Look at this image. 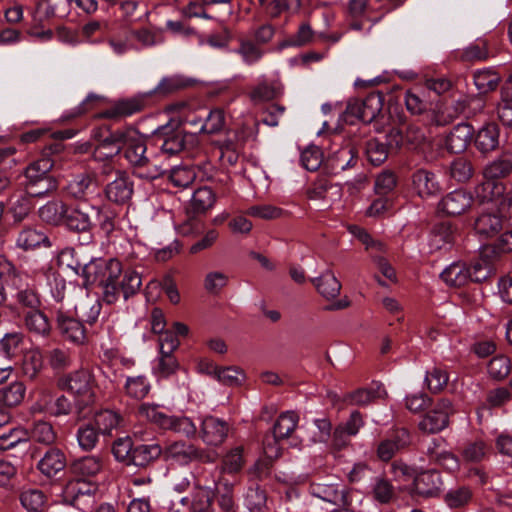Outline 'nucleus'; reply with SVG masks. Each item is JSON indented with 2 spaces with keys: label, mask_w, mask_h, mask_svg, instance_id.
Here are the masks:
<instances>
[{
  "label": "nucleus",
  "mask_w": 512,
  "mask_h": 512,
  "mask_svg": "<svg viewBox=\"0 0 512 512\" xmlns=\"http://www.w3.org/2000/svg\"><path fill=\"white\" fill-rule=\"evenodd\" d=\"M467 268L469 271V281L477 283L486 280L493 273L491 262L484 258L474 260Z\"/></svg>",
  "instance_id": "obj_58"
},
{
  "label": "nucleus",
  "mask_w": 512,
  "mask_h": 512,
  "mask_svg": "<svg viewBox=\"0 0 512 512\" xmlns=\"http://www.w3.org/2000/svg\"><path fill=\"white\" fill-rule=\"evenodd\" d=\"M499 128L490 123L479 129L475 136V146L482 154H488L499 147Z\"/></svg>",
  "instance_id": "obj_27"
},
{
  "label": "nucleus",
  "mask_w": 512,
  "mask_h": 512,
  "mask_svg": "<svg viewBox=\"0 0 512 512\" xmlns=\"http://www.w3.org/2000/svg\"><path fill=\"white\" fill-rule=\"evenodd\" d=\"M229 425L226 421L214 416H207L201 424L200 437L209 446H219L227 438Z\"/></svg>",
  "instance_id": "obj_14"
},
{
  "label": "nucleus",
  "mask_w": 512,
  "mask_h": 512,
  "mask_svg": "<svg viewBox=\"0 0 512 512\" xmlns=\"http://www.w3.org/2000/svg\"><path fill=\"white\" fill-rule=\"evenodd\" d=\"M24 325L35 337L46 338L51 333L48 317L40 310H28L24 315Z\"/></svg>",
  "instance_id": "obj_26"
},
{
  "label": "nucleus",
  "mask_w": 512,
  "mask_h": 512,
  "mask_svg": "<svg viewBox=\"0 0 512 512\" xmlns=\"http://www.w3.org/2000/svg\"><path fill=\"white\" fill-rule=\"evenodd\" d=\"M96 487L82 479H73L63 489L64 500L83 512H93Z\"/></svg>",
  "instance_id": "obj_5"
},
{
  "label": "nucleus",
  "mask_w": 512,
  "mask_h": 512,
  "mask_svg": "<svg viewBox=\"0 0 512 512\" xmlns=\"http://www.w3.org/2000/svg\"><path fill=\"white\" fill-rule=\"evenodd\" d=\"M413 185L420 197H428L439 192L440 187L433 173L420 169L413 174Z\"/></svg>",
  "instance_id": "obj_32"
},
{
  "label": "nucleus",
  "mask_w": 512,
  "mask_h": 512,
  "mask_svg": "<svg viewBox=\"0 0 512 512\" xmlns=\"http://www.w3.org/2000/svg\"><path fill=\"white\" fill-rule=\"evenodd\" d=\"M143 101L137 98L121 99L99 114L100 118L118 119L142 111Z\"/></svg>",
  "instance_id": "obj_24"
},
{
  "label": "nucleus",
  "mask_w": 512,
  "mask_h": 512,
  "mask_svg": "<svg viewBox=\"0 0 512 512\" xmlns=\"http://www.w3.org/2000/svg\"><path fill=\"white\" fill-rule=\"evenodd\" d=\"M123 421L121 414L116 411L105 409L95 413L91 421L102 435H111Z\"/></svg>",
  "instance_id": "obj_34"
},
{
  "label": "nucleus",
  "mask_w": 512,
  "mask_h": 512,
  "mask_svg": "<svg viewBox=\"0 0 512 512\" xmlns=\"http://www.w3.org/2000/svg\"><path fill=\"white\" fill-rule=\"evenodd\" d=\"M504 191L505 185L502 182L484 178V181L475 186L474 195L475 199L483 204L497 200L504 194Z\"/></svg>",
  "instance_id": "obj_29"
},
{
  "label": "nucleus",
  "mask_w": 512,
  "mask_h": 512,
  "mask_svg": "<svg viewBox=\"0 0 512 512\" xmlns=\"http://www.w3.org/2000/svg\"><path fill=\"white\" fill-rule=\"evenodd\" d=\"M229 277L220 271H212L206 274L204 288L209 294L217 295L228 284Z\"/></svg>",
  "instance_id": "obj_64"
},
{
  "label": "nucleus",
  "mask_w": 512,
  "mask_h": 512,
  "mask_svg": "<svg viewBox=\"0 0 512 512\" xmlns=\"http://www.w3.org/2000/svg\"><path fill=\"white\" fill-rule=\"evenodd\" d=\"M133 441L129 436L118 438L113 442L112 453L115 459L127 466H130V459L133 452Z\"/></svg>",
  "instance_id": "obj_56"
},
{
  "label": "nucleus",
  "mask_w": 512,
  "mask_h": 512,
  "mask_svg": "<svg viewBox=\"0 0 512 512\" xmlns=\"http://www.w3.org/2000/svg\"><path fill=\"white\" fill-rule=\"evenodd\" d=\"M124 157L134 168H143L149 165V158L146 154V140L137 130L126 129V137L123 144Z\"/></svg>",
  "instance_id": "obj_8"
},
{
  "label": "nucleus",
  "mask_w": 512,
  "mask_h": 512,
  "mask_svg": "<svg viewBox=\"0 0 512 512\" xmlns=\"http://www.w3.org/2000/svg\"><path fill=\"white\" fill-rule=\"evenodd\" d=\"M389 155V148L385 143L380 142L378 139H370L366 143V156L368 161L374 165L379 166L386 161Z\"/></svg>",
  "instance_id": "obj_50"
},
{
  "label": "nucleus",
  "mask_w": 512,
  "mask_h": 512,
  "mask_svg": "<svg viewBox=\"0 0 512 512\" xmlns=\"http://www.w3.org/2000/svg\"><path fill=\"white\" fill-rule=\"evenodd\" d=\"M442 484V478L438 471L427 470L414 477L413 491L425 498L434 497L440 493Z\"/></svg>",
  "instance_id": "obj_18"
},
{
  "label": "nucleus",
  "mask_w": 512,
  "mask_h": 512,
  "mask_svg": "<svg viewBox=\"0 0 512 512\" xmlns=\"http://www.w3.org/2000/svg\"><path fill=\"white\" fill-rule=\"evenodd\" d=\"M152 138L161 152L169 156L180 153L185 147V132L174 122L158 127Z\"/></svg>",
  "instance_id": "obj_6"
},
{
  "label": "nucleus",
  "mask_w": 512,
  "mask_h": 512,
  "mask_svg": "<svg viewBox=\"0 0 512 512\" xmlns=\"http://www.w3.org/2000/svg\"><path fill=\"white\" fill-rule=\"evenodd\" d=\"M311 493L325 502L335 506H347L349 504L348 492L340 483H317L312 485Z\"/></svg>",
  "instance_id": "obj_17"
},
{
  "label": "nucleus",
  "mask_w": 512,
  "mask_h": 512,
  "mask_svg": "<svg viewBox=\"0 0 512 512\" xmlns=\"http://www.w3.org/2000/svg\"><path fill=\"white\" fill-rule=\"evenodd\" d=\"M53 165L54 162L49 157H42L31 163L25 169L26 182H36L42 180L44 177H53L50 175Z\"/></svg>",
  "instance_id": "obj_42"
},
{
  "label": "nucleus",
  "mask_w": 512,
  "mask_h": 512,
  "mask_svg": "<svg viewBox=\"0 0 512 512\" xmlns=\"http://www.w3.org/2000/svg\"><path fill=\"white\" fill-rule=\"evenodd\" d=\"M299 416L293 411L281 413L273 425V433L275 437L287 439L292 435L298 426Z\"/></svg>",
  "instance_id": "obj_37"
},
{
  "label": "nucleus",
  "mask_w": 512,
  "mask_h": 512,
  "mask_svg": "<svg viewBox=\"0 0 512 512\" xmlns=\"http://www.w3.org/2000/svg\"><path fill=\"white\" fill-rule=\"evenodd\" d=\"M67 193L77 200L88 201L100 196V186L94 173H79L66 186Z\"/></svg>",
  "instance_id": "obj_11"
},
{
  "label": "nucleus",
  "mask_w": 512,
  "mask_h": 512,
  "mask_svg": "<svg viewBox=\"0 0 512 512\" xmlns=\"http://www.w3.org/2000/svg\"><path fill=\"white\" fill-rule=\"evenodd\" d=\"M411 444V435L405 428L394 430L389 437L379 442L376 455L384 462L391 460L394 455Z\"/></svg>",
  "instance_id": "obj_12"
},
{
  "label": "nucleus",
  "mask_w": 512,
  "mask_h": 512,
  "mask_svg": "<svg viewBox=\"0 0 512 512\" xmlns=\"http://www.w3.org/2000/svg\"><path fill=\"white\" fill-rule=\"evenodd\" d=\"M65 388L77 399L78 404L88 406L95 402L96 381L89 369H79L65 379Z\"/></svg>",
  "instance_id": "obj_4"
},
{
  "label": "nucleus",
  "mask_w": 512,
  "mask_h": 512,
  "mask_svg": "<svg viewBox=\"0 0 512 512\" xmlns=\"http://www.w3.org/2000/svg\"><path fill=\"white\" fill-rule=\"evenodd\" d=\"M20 502L28 512H42L46 504V496L39 489H27L21 492Z\"/></svg>",
  "instance_id": "obj_44"
},
{
  "label": "nucleus",
  "mask_w": 512,
  "mask_h": 512,
  "mask_svg": "<svg viewBox=\"0 0 512 512\" xmlns=\"http://www.w3.org/2000/svg\"><path fill=\"white\" fill-rule=\"evenodd\" d=\"M99 434L100 432L91 421L82 424L76 433L79 446L85 451L93 450L98 443Z\"/></svg>",
  "instance_id": "obj_46"
},
{
  "label": "nucleus",
  "mask_w": 512,
  "mask_h": 512,
  "mask_svg": "<svg viewBox=\"0 0 512 512\" xmlns=\"http://www.w3.org/2000/svg\"><path fill=\"white\" fill-rule=\"evenodd\" d=\"M162 454V448L158 444H141L134 446L130 465L146 467Z\"/></svg>",
  "instance_id": "obj_33"
},
{
  "label": "nucleus",
  "mask_w": 512,
  "mask_h": 512,
  "mask_svg": "<svg viewBox=\"0 0 512 512\" xmlns=\"http://www.w3.org/2000/svg\"><path fill=\"white\" fill-rule=\"evenodd\" d=\"M102 468V459L95 455L82 457L74 461L71 465L73 473L82 477H93L97 475Z\"/></svg>",
  "instance_id": "obj_38"
},
{
  "label": "nucleus",
  "mask_w": 512,
  "mask_h": 512,
  "mask_svg": "<svg viewBox=\"0 0 512 512\" xmlns=\"http://www.w3.org/2000/svg\"><path fill=\"white\" fill-rule=\"evenodd\" d=\"M216 202L215 192L207 186L194 191L191 198V208L196 214L206 213Z\"/></svg>",
  "instance_id": "obj_39"
},
{
  "label": "nucleus",
  "mask_w": 512,
  "mask_h": 512,
  "mask_svg": "<svg viewBox=\"0 0 512 512\" xmlns=\"http://www.w3.org/2000/svg\"><path fill=\"white\" fill-rule=\"evenodd\" d=\"M357 161L356 148L347 143L339 148L327 160V165L332 174H338L349 167H353Z\"/></svg>",
  "instance_id": "obj_21"
},
{
  "label": "nucleus",
  "mask_w": 512,
  "mask_h": 512,
  "mask_svg": "<svg viewBox=\"0 0 512 512\" xmlns=\"http://www.w3.org/2000/svg\"><path fill=\"white\" fill-rule=\"evenodd\" d=\"M58 183L54 177H44L40 181L26 182V193L31 197H43L57 189Z\"/></svg>",
  "instance_id": "obj_54"
},
{
  "label": "nucleus",
  "mask_w": 512,
  "mask_h": 512,
  "mask_svg": "<svg viewBox=\"0 0 512 512\" xmlns=\"http://www.w3.org/2000/svg\"><path fill=\"white\" fill-rule=\"evenodd\" d=\"M225 125L224 111L216 108L209 112L203 124L199 128V132L207 134H215L220 132Z\"/></svg>",
  "instance_id": "obj_60"
},
{
  "label": "nucleus",
  "mask_w": 512,
  "mask_h": 512,
  "mask_svg": "<svg viewBox=\"0 0 512 512\" xmlns=\"http://www.w3.org/2000/svg\"><path fill=\"white\" fill-rule=\"evenodd\" d=\"M16 243L17 246L23 250H31L42 244L49 245V240L42 231L32 227H26L19 233Z\"/></svg>",
  "instance_id": "obj_41"
},
{
  "label": "nucleus",
  "mask_w": 512,
  "mask_h": 512,
  "mask_svg": "<svg viewBox=\"0 0 512 512\" xmlns=\"http://www.w3.org/2000/svg\"><path fill=\"white\" fill-rule=\"evenodd\" d=\"M313 36L314 32L311 26L308 23H303L293 36L279 43V49L304 46L312 41Z\"/></svg>",
  "instance_id": "obj_52"
},
{
  "label": "nucleus",
  "mask_w": 512,
  "mask_h": 512,
  "mask_svg": "<svg viewBox=\"0 0 512 512\" xmlns=\"http://www.w3.org/2000/svg\"><path fill=\"white\" fill-rule=\"evenodd\" d=\"M126 393L135 399H143L150 391V385L144 376L129 377L125 384Z\"/></svg>",
  "instance_id": "obj_62"
},
{
  "label": "nucleus",
  "mask_w": 512,
  "mask_h": 512,
  "mask_svg": "<svg viewBox=\"0 0 512 512\" xmlns=\"http://www.w3.org/2000/svg\"><path fill=\"white\" fill-rule=\"evenodd\" d=\"M67 205L61 201H50L39 209L42 220L51 224H64Z\"/></svg>",
  "instance_id": "obj_45"
},
{
  "label": "nucleus",
  "mask_w": 512,
  "mask_h": 512,
  "mask_svg": "<svg viewBox=\"0 0 512 512\" xmlns=\"http://www.w3.org/2000/svg\"><path fill=\"white\" fill-rule=\"evenodd\" d=\"M13 285L17 289L15 299L20 307L29 310H37L40 308V295L33 285L24 283L23 280L21 282H15Z\"/></svg>",
  "instance_id": "obj_31"
},
{
  "label": "nucleus",
  "mask_w": 512,
  "mask_h": 512,
  "mask_svg": "<svg viewBox=\"0 0 512 512\" xmlns=\"http://www.w3.org/2000/svg\"><path fill=\"white\" fill-rule=\"evenodd\" d=\"M217 503L220 512H238L233 494V484L223 482L217 487Z\"/></svg>",
  "instance_id": "obj_47"
},
{
  "label": "nucleus",
  "mask_w": 512,
  "mask_h": 512,
  "mask_svg": "<svg viewBox=\"0 0 512 512\" xmlns=\"http://www.w3.org/2000/svg\"><path fill=\"white\" fill-rule=\"evenodd\" d=\"M103 192L109 202L116 205H125L132 199L134 182L126 171L118 170L115 171L114 179L106 183Z\"/></svg>",
  "instance_id": "obj_9"
},
{
  "label": "nucleus",
  "mask_w": 512,
  "mask_h": 512,
  "mask_svg": "<svg viewBox=\"0 0 512 512\" xmlns=\"http://www.w3.org/2000/svg\"><path fill=\"white\" fill-rule=\"evenodd\" d=\"M82 276L85 284H97L102 288L104 303L115 304L122 293L124 300L136 295L142 285V279L134 270L122 269L120 261L114 258H97L84 265Z\"/></svg>",
  "instance_id": "obj_1"
},
{
  "label": "nucleus",
  "mask_w": 512,
  "mask_h": 512,
  "mask_svg": "<svg viewBox=\"0 0 512 512\" xmlns=\"http://www.w3.org/2000/svg\"><path fill=\"white\" fill-rule=\"evenodd\" d=\"M512 174V152L504 151L490 161L483 169V177L495 181L508 178Z\"/></svg>",
  "instance_id": "obj_20"
},
{
  "label": "nucleus",
  "mask_w": 512,
  "mask_h": 512,
  "mask_svg": "<svg viewBox=\"0 0 512 512\" xmlns=\"http://www.w3.org/2000/svg\"><path fill=\"white\" fill-rule=\"evenodd\" d=\"M246 504L251 512H264L267 508L266 492L259 486L249 488Z\"/></svg>",
  "instance_id": "obj_63"
},
{
  "label": "nucleus",
  "mask_w": 512,
  "mask_h": 512,
  "mask_svg": "<svg viewBox=\"0 0 512 512\" xmlns=\"http://www.w3.org/2000/svg\"><path fill=\"white\" fill-rule=\"evenodd\" d=\"M499 82V75L490 70L478 71L474 75V83L482 94L494 91L498 87Z\"/></svg>",
  "instance_id": "obj_55"
},
{
  "label": "nucleus",
  "mask_w": 512,
  "mask_h": 512,
  "mask_svg": "<svg viewBox=\"0 0 512 512\" xmlns=\"http://www.w3.org/2000/svg\"><path fill=\"white\" fill-rule=\"evenodd\" d=\"M426 455L431 462L449 471H455L459 468L458 458L452 452L445 449L442 441L432 440L426 449Z\"/></svg>",
  "instance_id": "obj_23"
},
{
  "label": "nucleus",
  "mask_w": 512,
  "mask_h": 512,
  "mask_svg": "<svg viewBox=\"0 0 512 512\" xmlns=\"http://www.w3.org/2000/svg\"><path fill=\"white\" fill-rule=\"evenodd\" d=\"M455 410L452 402L447 398H441L434 408L428 411L421 419L418 427L421 431L435 434L444 430L449 425V417Z\"/></svg>",
  "instance_id": "obj_7"
},
{
  "label": "nucleus",
  "mask_w": 512,
  "mask_h": 512,
  "mask_svg": "<svg viewBox=\"0 0 512 512\" xmlns=\"http://www.w3.org/2000/svg\"><path fill=\"white\" fill-rule=\"evenodd\" d=\"M312 282L317 291L326 299H334L340 294L341 283L330 270L313 279Z\"/></svg>",
  "instance_id": "obj_35"
},
{
  "label": "nucleus",
  "mask_w": 512,
  "mask_h": 512,
  "mask_svg": "<svg viewBox=\"0 0 512 512\" xmlns=\"http://www.w3.org/2000/svg\"><path fill=\"white\" fill-rule=\"evenodd\" d=\"M139 413L142 417L155 423L162 429L167 430L169 425H171L172 416L161 412L157 405L142 404L139 408Z\"/></svg>",
  "instance_id": "obj_51"
},
{
  "label": "nucleus",
  "mask_w": 512,
  "mask_h": 512,
  "mask_svg": "<svg viewBox=\"0 0 512 512\" xmlns=\"http://www.w3.org/2000/svg\"><path fill=\"white\" fill-rule=\"evenodd\" d=\"M453 241V233L449 225L441 223L435 225L430 236V246L434 250L442 249Z\"/></svg>",
  "instance_id": "obj_59"
},
{
  "label": "nucleus",
  "mask_w": 512,
  "mask_h": 512,
  "mask_svg": "<svg viewBox=\"0 0 512 512\" xmlns=\"http://www.w3.org/2000/svg\"><path fill=\"white\" fill-rule=\"evenodd\" d=\"M67 465L64 452L57 448H49L37 463L39 471L48 478L55 477L62 472Z\"/></svg>",
  "instance_id": "obj_19"
},
{
  "label": "nucleus",
  "mask_w": 512,
  "mask_h": 512,
  "mask_svg": "<svg viewBox=\"0 0 512 512\" xmlns=\"http://www.w3.org/2000/svg\"><path fill=\"white\" fill-rule=\"evenodd\" d=\"M57 327L61 335L76 345L87 342V334L84 325L79 320L59 311L56 316Z\"/></svg>",
  "instance_id": "obj_15"
},
{
  "label": "nucleus",
  "mask_w": 512,
  "mask_h": 512,
  "mask_svg": "<svg viewBox=\"0 0 512 512\" xmlns=\"http://www.w3.org/2000/svg\"><path fill=\"white\" fill-rule=\"evenodd\" d=\"M473 203V196L464 189H456L444 196L438 204L440 211L449 216H459L468 211Z\"/></svg>",
  "instance_id": "obj_13"
},
{
  "label": "nucleus",
  "mask_w": 512,
  "mask_h": 512,
  "mask_svg": "<svg viewBox=\"0 0 512 512\" xmlns=\"http://www.w3.org/2000/svg\"><path fill=\"white\" fill-rule=\"evenodd\" d=\"M43 367V357L39 350L31 349L22 360V372L30 379L36 378Z\"/></svg>",
  "instance_id": "obj_48"
},
{
  "label": "nucleus",
  "mask_w": 512,
  "mask_h": 512,
  "mask_svg": "<svg viewBox=\"0 0 512 512\" xmlns=\"http://www.w3.org/2000/svg\"><path fill=\"white\" fill-rule=\"evenodd\" d=\"M190 85V82L181 76H171L163 78L153 90V94L167 96L182 90Z\"/></svg>",
  "instance_id": "obj_49"
},
{
  "label": "nucleus",
  "mask_w": 512,
  "mask_h": 512,
  "mask_svg": "<svg viewBox=\"0 0 512 512\" xmlns=\"http://www.w3.org/2000/svg\"><path fill=\"white\" fill-rule=\"evenodd\" d=\"M471 499L472 491L465 486L449 490L444 497L445 503L454 509L466 506Z\"/></svg>",
  "instance_id": "obj_57"
},
{
  "label": "nucleus",
  "mask_w": 512,
  "mask_h": 512,
  "mask_svg": "<svg viewBox=\"0 0 512 512\" xmlns=\"http://www.w3.org/2000/svg\"><path fill=\"white\" fill-rule=\"evenodd\" d=\"M26 387L22 382L15 381L0 389V404L10 409L20 405L25 397Z\"/></svg>",
  "instance_id": "obj_36"
},
{
  "label": "nucleus",
  "mask_w": 512,
  "mask_h": 512,
  "mask_svg": "<svg viewBox=\"0 0 512 512\" xmlns=\"http://www.w3.org/2000/svg\"><path fill=\"white\" fill-rule=\"evenodd\" d=\"M503 229V220L497 213H482L474 222L475 232L484 239L496 236Z\"/></svg>",
  "instance_id": "obj_25"
},
{
  "label": "nucleus",
  "mask_w": 512,
  "mask_h": 512,
  "mask_svg": "<svg viewBox=\"0 0 512 512\" xmlns=\"http://www.w3.org/2000/svg\"><path fill=\"white\" fill-rule=\"evenodd\" d=\"M28 437V433L24 429L10 428L7 432L0 434V450L12 449L19 443L27 442Z\"/></svg>",
  "instance_id": "obj_61"
},
{
  "label": "nucleus",
  "mask_w": 512,
  "mask_h": 512,
  "mask_svg": "<svg viewBox=\"0 0 512 512\" xmlns=\"http://www.w3.org/2000/svg\"><path fill=\"white\" fill-rule=\"evenodd\" d=\"M283 93V85L279 80L260 82L250 92V99L254 104L271 101Z\"/></svg>",
  "instance_id": "obj_30"
},
{
  "label": "nucleus",
  "mask_w": 512,
  "mask_h": 512,
  "mask_svg": "<svg viewBox=\"0 0 512 512\" xmlns=\"http://www.w3.org/2000/svg\"><path fill=\"white\" fill-rule=\"evenodd\" d=\"M383 107L382 96L378 93H370L363 100L350 101L345 113L356 117L364 123H371L381 112Z\"/></svg>",
  "instance_id": "obj_10"
},
{
  "label": "nucleus",
  "mask_w": 512,
  "mask_h": 512,
  "mask_svg": "<svg viewBox=\"0 0 512 512\" xmlns=\"http://www.w3.org/2000/svg\"><path fill=\"white\" fill-rule=\"evenodd\" d=\"M165 457L180 465H188L192 462L203 464L214 463L218 459V453L195 446L185 441H176L166 447Z\"/></svg>",
  "instance_id": "obj_3"
},
{
  "label": "nucleus",
  "mask_w": 512,
  "mask_h": 512,
  "mask_svg": "<svg viewBox=\"0 0 512 512\" xmlns=\"http://www.w3.org/2000/svg\"><path fill=\"white\" fill-rule=\"evenodd\" d=\"M100 211V208L95 205H76L74 207L67 205L64 225L69 230L83 233L81 245H89L93 242L90 230L93 226V218L98 216Z\"/></svg>",
  "instance_id": "obj_2"
},
{
  "label": "nucleus",
  "mask_w": 512,
  "mask_h": 512,
  "mask_svg": "<svg viewBox=\"0 0 512 512\" xmlns=\"http://www.w3.org/2000/svg\"><path fill=\"white\" fill-rule=\"evenodd\" d=\"M207 373L216 378L220 383L226 386L237 387L245 380V373L236 366L218 367L210 364L207 366Z\"/></svg>",
  "instance_id": "obj_28"
},
{
  "label": "nucleus",
  "mask_w": 512,
  "mask_h": 512,
  "mask_svg": "<svg viewBox=\"0 0 512 512\" xmlns=\"http://www.w3.org/2000/svg\"><path fill=\"white\" fill-rule=\"evenodd\" d=\"M125 137L126 129L109 132L95 147L93 152L95 160L104 161L118 155L123 150Z\"/></svg>",
  "instance_id": "obj_16"
},
{
  "label": "nucleus",
  "mask_w": 512,
  "mask_h": 512,
  "mask_svg": "<svg viewBox=\"0 0 512 512\" xmlns=\"http://www.w3.org/2000/svg\"><path fill=\"white\" fill-rule=\"evenodd\" d=\"M473 135L474 129L470 124L460 123L447 136L446 146L452 153H461L467 149Z\"/></svg>",
  "instance_id": "obj_22"
},
{
  "label": "nucleus",
  "mask_w": 512,
  "mask_h": 512,
  "mask_svg": "<svg viewBox=\"0 0 512 512\" xmlns=\"http://www.w3.org/2000/svg\"><path fill=\"white\" fill-rule=\"evenodd\" d=\"M441 278L449 286L460 287L469 282V271L465 263L455 262L441 273Z\"/></svg>",
  "instance_id": "obj_40"
},
{
  "label": "nucleus",
  "mask_w": 512,
  "mask_h": 512,
  "mask_svg": "<svg viewBox=\"0 0 512 512\" xmlns=\"http://www.w3.org/2000/svg\"><path fill=\"white\" fill-rule=\"evenodd\" d=\"M474 174V168L472 163L464 158H456L450 164V176L457 182L464 183L472 178Z\"/></svg>",
  "instance_id": "obj_53"
},
{
  "label": "nucleus",
  "mask_w": 512,
  "mask_h": 512,
  "mask_svg": "<svg viewBox=\"0 0 512 512\" xmlns=\"http://www.w3.org/2000/svg\"><path fill=\"white\" fill-rule=\"evenodd\" d=\"M31 439L42 445L51 446L56 442L57 434L49 422H35L30 434Z\"/></svg>",
  "instance_id": "obj_43"
}]
</instances>
